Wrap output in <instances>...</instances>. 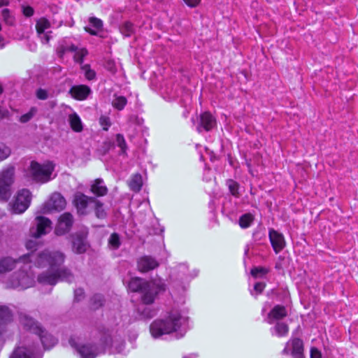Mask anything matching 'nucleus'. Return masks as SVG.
<instances>
[{
	"instance_id": "obj_1",
	"label": "nucleus",
	"mask_w": 358,
	"mask_h": 358,
	"mask_svg": "<svg viewBox=\"0 0 358 358\" xmlns=\"http://www.w3.org/2000/svg\"><path fill=\"white\" fill-rule=\"evenodd\" d=\"M64 255L59 251H50L45 250L39 252L28 253L17 260L10 257H6L0 260V275L15 268L16 264L34 262L38 268H48L45 272L38 277L40 283L55 285L59 280L71 281L73 275L66 268H61L64 263Z\"/></svg>"
},
{
	"instance_id": "obj_2",
	"label": "nucleus",
	"mask_w": 358,
	"mask_h": 358,
	"mask_svg": "<svg viewBox=\"0 0 358 358\" xmlns=\"http://www.w3.org/2000/svg\"><path fill=\"white\" fill-rule=\"evenodd\" d=\"M69 343L71 346L77 350V352L82 358H95L99 354L103 353L106 349L114 348L111 352H122L124 347V342L117 339V338H112L110 336H106L101 340V346L98 348L91 344H84L78 346L76 344L74 339L71 338Z\"/></svg>"
},
{
	"instance_id": "obj_3",
	"label": "nucleus",
	"mask_w": 358,
	"mask_h": 358,
	"mask_svg": "<svg viewBox=\"0 0 358 358\" xmlns=\"http://www.w3.org/2000/svg\"><path fill=\"white\" fill-rule=\"evenodd\" d=\"M183 320L178 310H172L165 319L156 320L150 324V333L154 338H159L162 335L176 331Z\"/></svg>"
},
{
	"instance_id": "obj_4",
	"label": "nucleus",
	"mask_w": 358,
	"mask_h": 358,
	"mask_svg": "<svg viewBox=\"0 0 358 358\" xmlns=\"http://www.w3.org/2000/svg\"><path fill=\"white\" fill-rule=\"evenodd\" d=\"M32 265L36 266L34 262H27L23 264V269L13 273L6 280V285L8 288L24 289L29 288L34 284V275L31 273H28L27 268L30 269Z\"/></svg>"
},
{
	"instance_id": "obj_5",
	"label": "nucleus",
	"mask_w": 358,
	"mask_h": 358,
	"mask_svg": "<svg viewBox=\"0 0 358 358\" xmlns=\"http://www.w3.org/2000/svg\"><path fill=\"white\" fill-rule=\"evenodd\" d=\"M55 164L50 161L43 164L31 162L30 165V173L34 180L41 183L47 182L55 177L53 172Z\"/></svg>"
},
{
	"instance_id": "obj_6",
	"label": "nucleus",
	"mask_w": 358,
	"mask_h": 358,
	"mask_svg": "<svg viewBox=\"0 0 358 358\" xmlns=\"http://www.w3.org/2000/svg\"><path fill=\"white\" fill-rule=\"evenodd\" d=\"M15 181V167L8 165L0 171V201H7L11 196Z\"/></svg>"
},
{
	"instance_id": "obj_7",
	"label": "nucleus",
	"mask_w": 358,
	"mask_h": 358,
	"mask_svg": "<svg viewBox=\"0 0 358 358\" xmlns=\"http://www.w3.org/2000/svg\"><path fill=\"white\" fill-rule=\"evenodd\" d=\"M31 200V192L27 189H22L17 193L12 203V210L15 213H22L29 206Z\"/></svg>"
},
{
	"instance_id": "obj_8",
	"label": "nucleus",
	"mask_w": 358,
	"mask_h": 358,
	"mask_svg": "<svg viewBox=\"0 0 358 358\" xmlns=\"http://www.w3.org/2000/svg\"><path fill=\"white\" fill-rule=\"evenodd\" d=\"M36 227L30 229V234L34 238H40L41 236L49 233L52 229L51 221L44 217L38 216L35 219Z\"/></svg>"
},
{
	"instance_id": "obj_9",
	"label": "nucleus",
	"mask_w": 358,
	"mask_h": 358,
	"mask_svg": "<svg viewBox=\"0 0 358 358\" xmlns=\"http://www.w3.org/2000/svg\"><path fill=\"white\" fill-rule=\"evenodd\" d=\"M160 286L155 282H146L141 291V299L145 304L152 303L159 293Z\"/></svg>"
},
{
	"instance_id": "obj_10",
	"label": "nucleus",
	"mask_w": 358,
	"mask_h": 358,
	"mask_svg": "<svg viewBox=\"0 0 358 358\" xmlns=\"http://www.w3.org/2000/svg\"><path fill=\"white\" fill-rule=\"evenodd\" d=\"M303 345L299 338H292L287 342L282 353L283 355H292L294 358H303Z\"/></svg>"
},
{
	"instance_id": "obj_11",
	"label": "nucleus",
	"mask_w": 358,
	"mask_h": 358,
	"mask_svg": "<svg viewBox=\"0 0 358 358\" xmlns=\"http://www.w3.org/2000/svg\"><path fill=\"white\" fill-rule=\"evenodd\" d=\"M66 202L64 196L58 192H55L45 203L44 213H48L53 210H62L66 207Z\"/></svg>"
},
{
	"instance_id": "obj_12",
	"label": "nucleus",
	"mask_w": 358,
	"mask_h": 358,
	"mask_svg": "<svg viewBox=\"0 0 358 358\" xmlns=\"http://www.w3.org/2000/svg\"><path fill=\"white\" fill-rule=\"evenodd\" d=\"M73 224V216L69 213L62 214L58 220L55 228V234L58 236L63 235L68 232Z\"/></svg>"
},
{
	"instance_id": "obj_13",
	"label": "nucleus",
	"mask_w": 358,
	"mask_h": 358,
	"mask_svg": "<svg viewBox=\"0 0 358 358\" xmlns=\"http://www.w3.org/2000/svg\"><path fill=\"white\" fill-rule=\"evenodd\" d=\"M95 199L89 197L80 192H78L74 196V203L80 214H85L87 213V208L91 203L95 202Z\"/></svg>"
},
{
	"instance_id": "obj_14",
	"label": "nucleus",
	"mask_w": 358,
	"mask_h": 358,
	"mask_svg": "<svg viewBox=\"0 0 358 358\" xmlns=\"http://www.w3.org/2000/svg\"><path fill=\"white\" fill-rule=\"evenodd\" d=\"M50 26V22L45 17H41L36 22V29L43 43H48L50 41L51 31L45 32V30L48 29Z\"/></svg>"
},
{
	"instance_id": "obj_15",
	"label": "nucleus",
	"mask_w": 358,
	"mask_h": 358,
	"mask_svg": "<svg viewBox=\"0 0 358 358\" xmlns=\"http://www.w3.org/2000/svg\"><path fill=\"white\" fill-rule=\"evenodd\" d=\"M269 239L275 253L280 252L285 246L284 236L274 229L269 230Z\"/></svg>"
},
{
	"instance_id": "obj_16",
	"label": "nucleus",
	"mask_w": 358,
	"mask_h": 358,
	"mask_svg": "<svg viewBox=\"0 0 358 358\" xmlns=\"http://www.w3.org/2000/svg\"><path fill=\"white\" fill-rule=\"evenodd\" d=\"M215 118L210 113L205 112L200 116V123L198 125L196 129L199 132H201L203 129L208 131L211 130L215 127Z\"/></svg>"
},
{
	"instance_id": "obj_17",
	"label": "nucleus",
	"mask_w": 358,
	"mask_h": 358,
	"mask_svg": "<svg viewBox=\"0 0 358 358\" xmlns=\"http://www.w3.org/2000/svg\"><path fill=\"white\" fill-rule=\"evenodd\" d=\"M158 266V262L150 256H144L138 261V268L141 272L149 271Z\"/></svg>"
},
{
	"instance_id": "obj_18",
	"label": "nucleus",
	"mask_w": 358,
	"mask_h": 358,
	"mask_svg": "<svg viewBox=\"0 0 358 358\" xmlns=\"http://www.w3.org/2000/svg\"><path fill=\"white\" fill-rule=\"evenodd\" d=\"M85 238L86 236L84 234H77L75 235L73 240V252L78 254H82L87 250L88 245Z\"/></svg>"
},
{
	"instance_id": "obj_19",
	"label": "nucleus",
	"mask_w": 358,
	"mask_h": 358,
	"mask_svg": "<svg viewBox=\"0 0 358 358\" xmlns=\"http://www.w3.org/2000/svg\"><path fill=\"white\" fill-rule=\"evenodd\" d=\"M10 358H39L36 354L34 347H19L17 348Z\"/></svg>"
},
{
	"instance_id": "obj_20",
	"label": "nucleus",
	"mask_w": 358,
	"mask_h": 358,
	"mask_svg": "<svg viewBox=\"0 0 358 358\" xmlns=\"http://www.w3.org/2000/svg\"><path fill=\"white\" fill-rule=\"evenodd\" d=\"M91 90L87 85H77L71 88L69 93L71 96L78 100H85L90 94Z\"/></svg>"
},
{
	"instance_id": "obj_21",
	"label": "nucleus",
	"mask_w": 358,
	"mask_h": 358,
	"mask_svg": "<svg viewBox=\"0 0 358 358\" xmlns=\"http://www.w3.org/2000/svg\"><path fill=\"white\" fill-rule=\"evenodd\" d=\"M20 322L24 329L32 331L35 334L41 331V327L34 320V319L24 313L20 314Z\"/></svg>"
},
{
	"instance_id": "obj_22",
	"label": "nucleus",
	"mask_w": 358,
	"mask_h": 358,
	"mask_svg": "<svg viewBox=\"0 0 358 358\" xmlns=\"http://www.w3.org/2000/svg\"><path fill=\"white\" fill-rule=\"evenodd\" d=\"M287 315L285 306L277 305L274 306L268 315V322L272 324L273 320H282Z\"/></svg>"
},
{
	"instance_id": "obj_23",
	"label": "nucleus",
	"mask_w": 358,
	"mask_h": 358,
	"mask_svg": "<svg viewBox=\"0 0 358 358\" xmlns=\"http://www.w3.org/2000/svg\"><path fill=\"white\" fill-rule=\"evenodd\" d=\"M36 334L40 337L41 343L45 348H50L57 343V340L52 335L43 331L41 328V331H38Z\"/></svg>"
},
{
	"instance_id": "obj_24",
	"label": "nucleus",
	"mask_w": 358,
	"mask_h": 358,
	"mask_svg": "<svg viewBox=\"0 0 358 358\" xmlns=\"http://www.w3.org/2000/svg\"><path fill=\"white\" fill-rule=\"evenodd\" d=\"M91 191L98 196H102L107 194L108 189L102 179H96L91 185Z\"/></svg>"
},
{
	"instance_id": "obj_25",
	"label": "nucleus",
	"mask_w": 358,
	"mask_h": 358,
	"mask_svg": "<svg viewBox=\"0 0 358 358\" xmlns=\"http://www.w3.org/2000/svg\"><path fill=\"white\" fill-rule=\"evenodd\" d=\"M89 22L90 27H86L85 28L86 31L92 35H96L98 31L102 29V21L100 19L92 17L89 19Z\"/></svg>"
},
{
	"instance_id": "obj_26",
	"label": "nucleus",
	"mask_w": 358,
	"mask_h": 358,
	"mask_svg": "<svg viewBox=\"0 0 358 358\" xmlns=\"http://www.w3.org/2000/svg\"><path fill=\"white\" fill-rule=\"evenodd\" d=\"M69 122L71 128L76 132H80L83 129V123L77 113H73L69 115Z\"/></svg>"
},
{
	"instance_id": "obj_27",
	"label": "nucleus",
	"mask_w": 358,
	"mask_h": 358,
	"mask_svg": "<svg viewBox=\"0 0 358 358\" xmlns=\"http://www.w3.org/2000/svg\"><path fill=\"white\" fill-rule=\"evenodd\" d=\"M145 284V282H142V279L139 278H133L128 283V288L130 291L134 292L139 291L141 292Z\"/></svg>"
},
{
	"instance_id": "obj_28",
	"label": "nucleus",
	"mask_w": 358,
	"mask_h": 358,
	"mask_svg": "<svg viewBox=\"0 0 358 358\" xmlns=\"http://www.w3.org/2000/svg\"><path fill=\"white\" fill-rule=\"evenodd\" d=\"M129 185L131 190L134 192L140 191L143 185L142 176L138 173L132 176L129 180Z\"/></svg>"
},
{
	"instance_id": "obj_29",
	"label": "nucleus",
	"mask_w": 358,
	"mask_h": 358,
	"mask_svg": "<svg viewBox=\"0 0 358 358\" xmlns=\"http://www.w3.org/2000/svg\"><path fill=\"white\" fill-rule=\"evenodd\" d=\"M273 334L279 337L285 336L289 332L288 325L284 322H277L272 329Z\"/></svg>"
},
{
	"instance_id": "obj_30",
	"label": "nucleus",
	"mask_w": 358,
	"mask_h": 358,
	"mask_svg": "<svg viewBox=\"0 0 358 358\" xmlns=\"http://www.w3.org/2000/svg\"><path fill=\"white\" fill-rule=\"evenodd\" d=\"M77 50V47L73 44H68L66 43H61L57 49V52L60 58H62L64 55L69 52H73Z\"/></svg>"
},
{
	"instance_id": "obj_31",
	"label": "nucleus",
	"mask_w": 358,
	"mask_h": 358,
	"mask_svg": "<svg viewBox=\"0 0 358 358\" xmlns=\"http://www.w3.org/2000/svg\"><path fill=\"white\" fill-rule=\"evenodd\" d=\"M127 102V99L124 96H116L113 100L112 105L115 108L121 110L124 108Z\"/></svg>"
},
{
	"instance_id": "obj_32",
	"label": "nucleus",
	"mask_w": 358,
	"mask_h": 358,
	"mask_svg": "<svg viewBox=\"0 0 358 358\" xmlns=\"http://www.w3.org/2000/svg\"><path fill=\"white\" fill-rule=\"evenodd\" d=\"M253 221V217L250 214H245L239 219V224L242 228L248 227Z\"/></svg>"
},
{
	"instance_id": "obj_33",
	"label": "nucleus",
	"mask_w": 358,
	"mask_h": 358,
	"mask_svg": "<svg viewBox=\"0 0 358 358\" xmlns=\"http://www.w3.org/2000/svg\"><path fill=\"white\" fill-rule=\"evenodd\" d=\"M134 31L133 24L128 22L124 23L120 27L121 33L125 36H130L134 33Z\"/></svg>"
},
{
	"instance_id": "obj_34",
	"label": "nucleus",
	"mask_w": 358,
	"mask_h": 358,
	"mask_svg": "<svg viewBox=\"0 0 358 358\" xmlns=\"http://www.w3.org/2000/svg\"><path fill=\"white\" fill-rule=\"evenodd\" d=\"M74 54V60L76 62L82 63L83 58L87 55V50L85 48H78L77 47V50L73 51Z\"/></svg>"
},
{
	"instance_id": "obj_35",
	"label": "nucleus",
	"mask_w": 358,
	"mask_h": 358,
	"mask_svg": "<svg viewBox=\"0 0 358 358\" xmlns=\"http://www.w3.org/2000/svg\"><path fill=\"white\" fill-rule=\"evenodd\" d=\"M138 311L141 312V314L143 318L150 319L153 317L157 314V310L150 308H144L141 310L138 309Z\"/></svg>"
},
{
	"instance_id": "obj_36",
	"label": "nucleus",
	"mask_w": 358,
	"mask_h": 358,
	"mask_svg": "<svg viewBox=\"0 0 358 358\" xmlns=\"http://www.w3.org/2000/svg\"><path fill=\"white\" fill-rule=\"evenodd\" d=\"M95 206V213L98 218H104L106 216V213L103 208V204L99 201L95 200L94 203Z\"/></svg>"
},
{
	"instance_id": "obj_37",
	"label": "nucleus",
	"mask_w": 358,
	"mask_h": 358,
	"mask_svg": "<svg viewBox=\"0 0 358 358\" xmlns=\"http://www.w3.org/2000/svg\"><path fill=\"white\" fill-rule=\"evenodd\" d=\"M116 142L117 146L121 149L122 153L125 154L127 149V146L125 139L122 134H118L116 135Z\"/></svg>"
},
{
	"instance_id": "obj_38",
	"label": "nucleus",
	"mask_w": 358,
	"mask_h": 358,
	"mask_svg": "<svg viewBox=\"0 0 358 358\" xmlns=\"http://www.w3.org/2000/svg\"><path fill=\"white\" fill-rule=\"evenodd\" d=\"M11 154L9 147L2 145H0V162L6 159Z\"/></svg>"
},
{
	"instance_id": "obj_39",
	"label": "nucleus",
	"mask_w": 358,
	"mask_h": 358,
	"mask_svg": "<svg viewBox=\"0 0 358 358\" xmlns=\"http://www.w3.org/2000/svg\"><path fill=\"white\" fill-rule=\"evenodd\" d=\"M108 243L113 249L119 248L120 245L119 236L115 233L111 234L108 240Z\"/></svg>"
},
{
	"instance_id": "obj_40",
	"label": "nucleus",
	"mask_w": 358,
	"mask_h": 358,
	"mask_svg": "<svg viewBox=\"0 0 358 358\" xmlns=\"http://www.w3.org/2000/svg\"><path fill=\"white\" fill-rule=\"evenodd\" d=\"M268 270L264 267H255L251 270V275L255 277L262 276L266 274Z\"/></svg>"
},
{
	"instance_id": "obj_41",
	"label": "nucleus",
	"mask_w": 358,
	"mask_h": 358,
	"mask_svg": "<svg viewBox=\"0 0 358 358\" xmlns=\"http://www.w3.org/2000/svg\"><path fill=\"white\" fill-rule=\"evenodd\" d=\"M37 109L34 107L31 108L30 110L20 117V121L22 122H27L29 121L36 113Z\"/></svg>"
},
{
	"instance_id": "obj_42",
	"label": "nucleus",
	"mask_w": 358,
	"mask_h": 358,
	"mask_svg": "<svg viewBox=\"0 0 358 358\" xmlns=\"http://www.w3.org/2000/svg\"><path fill=\"white\" fill-rule=\"evenodd\" d=\"M99 124L103 127V129L107 131L110 127L111 123L110 118L108 116L102 115L99 118Z\"/></svg>"
},
{
	"instance_id": "obj_43",
	"label": "nucleus",
	"mask_w": 358,
	"mask_h": 358,
	"mask_svg": "<svg viewBox=\"0 0 358 358\" xmlns=\"http://www.w3.org/2000/svg\"><path fill=\"white\" fill-rule=\"evenodd\" d=\"M2 17L6 22V23L8 24H13L14 22L13 17L10 14V12L8 9H3L1 11Z\"/></svg>"
},
{
	"instance_id": "obj_44",
	"label": "nucleus",
	"mask_w": 358,
	"mask_h": 358,
	"mask_svg": "<svg viewBox=\"0 0 358 358\" xmlns=\"http://www.w3.org/2000/svg\"><path fill=\"white\" fill-rule=\"evenodd\" d=\"M227 185L229 187V189L231 193L233 195L236 196L238 194V183L232 180H229L227 181Z\"/></svg>"
},
{
	"instance_id": "obj_45",
	"label": "nucleus",
	"mask_w": 358,
	"mask_h": 358,
	"mask_svg": "<svg viewBox=\"0 0 358 358\" xmlns=\"http://www.w3.org/2000/svg\"><path fill=\"white\" fill-rule=\"evenodd\" d=\"M103 299L101 295H95L92 299V308L96 309L102 305Z\"/></svg>"
},
{
	"instance_id": "obj_46",
	"label": "nucleus",
	"mask_w": 358,
	"mask_h": 358,
	"mask_svg": "<svg viewBox=\"0 0 358 358\" xmlns=\"http://www.w3.org/2000/svg\"><path fill=\"white\" fill-rule=\"evenodd\" d=\"M83 69L85 71V76L87 80H91L95 78V72L91 69H90L89 66H84L83 67Z\"/></svg>"
},
{
	"instance_id": "obj_47",
	"label": "nucleus",
	"mask_w": 358,
	"mask_h": 358,
	"mask_svg": "<svg viewBox=\"0 0 358 358\" xmlns=\"http://www.w3.org/2000/svg\"><path fill=\"white\" fill-rule=\"evenodd\" d=\"M36 97L41 100H45L49 97L48 92L44 89H38L36 92Z\"/></svg>"
},
{
	"instance_id": "obj_48",
	"label": "nucleus",
	"mask_w": 358,
	"mask_h": 358,
	"mask_svg": "<svg viewBox=\"0 0 358 358\" xmlns=\"http://www.w3.org/2000/svg\"><path fill=\"white\" fill-rule=\"evenodd\" d=\"M265 287V284L263 282H257L255 285L254 289L256 291L257 294H260L262 292Z\"/></svg>"
},
{
	"instance_id": "obj_49",
	"label": "nucleus",
	"mask_w": 358,
	"mask_h": 358,
	"mask_svg": "<svg viewBox=\"0 0 358 358\" xmlns=\"http://www.w3.org/2000/svg\"><path fill=\"white\" fill-rule=\"evenodd\" d=\"M84 296V291L83 289H77L75 290V299L76 301L81 300Z\"/></svg>"
},
{
	"instance_id": "obj_50",
	"label": "nucleus",
	"mask_w": 358,
	"mask_h": 358,
	"mask_svg": "<svg viewBox=\"0 0 358 358\" xmlns=\"http://www.w3.org/2000/svg\"><path fill=\"white\" fill-rule=\"evenodd\" d=\"M183 1L188 6H189L191 8L197 6L201 2V0H183Z\"/></svg>"
},
{
	"instance_id": "obj_51",
	"label": "nucleus",
	"mask_w": 358,
	"mask_h": 358,
	"mask_svg": "<svg viewBox=\"0 0 358 358\" xmlns=\"http://www.w3.org/2000/svg\"><path fill=\"white\" fill-rule=\"evenodd\" d=\"M23 13L27 17H31L34 14V9L30 6L24 7Z\"/></svg>"
},
{
	"instance_id": "obj_52",
	"label": "nucleus",
	"mask_w": 358,
	"mask_h": 358,
	"mask_svg": "<svg viewBox=\"0 0 358 358\" xmlns=\"http://www.w3.org/2000/svg\"><path fill=\"white\" fill-rule=\"evenodd\" d=\"M26 248L28 249V250H32V249H34L36 246V241H34V240H28L27 242H26Z\"/></svg>"
},
{
	"instance_id": "obj_53",
	"label": "nucleus",
	"mask_w": 358,
	"mask_h": 358,
	"mask_svg": "<svg viewBox=\"0 0 358 358\" xmlns=\"http://www.w3.org/2000/svg\"><path fill=\"white\" fill-rule=\"evenodd\" d=\"M107 69L111 71L112 73H115V64L113 62H108L107 63V66H106Z\"/></svg>"
},
{
	"instance_id": "obj_54",
	"label": "nucleus",
	"mask_w": 358,
	"mask_h": 358,
	"mask_svg": "<svg viewBox=\"0 0 358 358\" xmlns=\"http://www.w3.org/2000/svg\"><path fill=\"white\" fill-rule=\"evenodd\" d=\"M315 358H322V355L320 351L315 348Z\"/></svg>"
},
{
	"instance_id": "obj_55",
	"label": "nucleus",
	"mask_w": 358,
	"mask_h": 358,
	"mask_svg": "<svg viewBox=\"0 0 358 358\" xmlns=\"http://www.w3.org/2000/svg\"><path fill=\"white\" fill-rule=\"evenodd\" d=\"M5 45L4 38L0 36V48H3Z\"/></svg>"
},
{
	"instance_id": "obj_56",
	"label": "nucleus",
	"mask_w": 358,
	"mask_h": 358,
	"mask_svg": "<svg viewBox=\"0 0 358 358\" xmlns=\"http://www.w3.org/2000/svg\"><path fill=\"white\" fill-rule=\"evenodd\" d=\"M8 3V0H0V7L7 5Z\"/></svg>"
},
{
	"instance_id": "obj_57",
	"label": "nucleus",
	"mask_w": 358,
	"mask_h": 358,
	"mask_svg": "<svg viewBox=\"0 0 358 358\" xmlns=\"http://www.w3.org/2000/svg\"><path fill=\"white\" fill-rule=\"evenodd\" d=\"M310 358H313V347L310 349Z\"/></svg>"
},
{
	"instance_id": "obj_58",
	"label": "nucleus",
	"mask_w": 358,
	"mask_h": 358,
	"mask_svg": "<svg viewBox=\"0 0 358 358\" xmlns=\"http://www.w3.org/2000/svg\"><path fill=\"white\" fill-rule=\"evenodd\" d=\"M282 259H280V262H279V269H281L283 268L284 265L282 264V263L280 262Z\"/></svg>"
},
{
	"instance_id": "obj_59",
	"label": "nucleus",
	"mask_w": 358,
	"mask_h": 358,
	"mask_svg": "<svg viewBox=\"0 0 358 358\" xmlns=\"http://www.w3.org/2000/svg\"><path fill=\"white\" fill-rule=\"evenodd\" d=\"M2 92H3V89H2L1 85H0V94H1Z\"/></svg>"
},
{
	"instance_id": "obj_60",
	"label": "nucleus",
	"mask_w": 358,
	"mask_h": 358,
	"mask_svg": "<svg viewBox=\"0 0 358 358\" xmlns=\"http://www.w3.org/2000/svg\"><path fill=\"white\" fill-rule=\"evenodd\" d=\"M185 358H188V357H185Z\"/></svg>"
}]
</instances>
